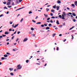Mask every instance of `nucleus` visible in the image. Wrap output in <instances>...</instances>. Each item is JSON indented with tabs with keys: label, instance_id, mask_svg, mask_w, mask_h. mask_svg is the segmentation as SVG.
<instances>
[{
	"label": "nucleus",
	"instance_id": "1",
	"mask_svg": "<svg viewBox=\"0 0 77 77\" xmlns=\"http://www.w3.org/2000/svg\"><path fill=\"white\" fill-rule=\"evenodd\" d=\"M17 67H18L17 68L18 69H21V68L22 66H21L20 64V65H18L17 66Z\"/></svg>",
	"mask_w": 77,
	"mask_h": 77
},
{
	"label": "nucleus",
	"instance_id": "27",
	"mask_svg": "<svg viewBox=\"0 0 77 77\" xmlns=\"http://www.w3.org/2000/svg\"><path fill=\"white\" fill-rule=\"evenodd\" d=\"M50 20V17L48 18L47 19V20L48 21V20Z\"/></svg>",
	"mask_w": 77,
	"mask_h": 77
},
{
	"label": "nucleus",
	"instance_id": "57",
	"mask_svg": "<svg viewBox=\"0 0 77 77\" xmlns=\"http://www.w3.org/2000/svg\"><path fill=\"white\" fill-rule=\"evenodd\" d=\"M6 41H9V39H7L6 40Z\"/></svg>",
	"mask_w": 77,
	"mask_h": 77
},
{
	"label": "nucleus",
	"instance_id": "21",
	"mask_svg": "<svg viewBox=\"0 0 77 77\" xmlns=\"http://www.w3.org/2000/svg\"><path fill=\"white\" fill-rule=\"evenodd\" d=\"M31 35H32V36H35V35L34 34H31Z\"/></svg>",
	"mask_w": 77,
	"mask_h": 77
},
{
	"label": "nucleus",
	"instance_id": "59",
	"mask_svg": "<svg viewBox=\"0 0 77 77\" xmlns=\"http://www.w3.org/2000/svg\"><path fill=\"white\" fill-rule=\"evenodd\" d=\"M66 39H65L63 40V42H65V41H66Z\"/></svg>",
	"mask_w": 77,
	"mask_h": 77
},
{
	"label": "nucleus",
	"instance_id": "9",
	"mask_svg": "<svg viewBox=\"0 0 77 77\" xmlns=\"http://www.w3.org/2000/svg\"><path fill=\"white\" fill-rule=\"evenodd\" d=\"M9 70H10V71H12V70H14V69H13V68H10L9 69Z\"/></svg>",
	"mask_w": 77,
	"mask_h": 77
},
{
	"label": "nucleus",
	"instance_id": "25",
	"mask_svg": "<svg viewBox=\"0 0 77 77\" xmlns=\"http://www.w3.org/2000/svg\"><path fill=\"white\" fill-rule=\"evenodd\" d=\"M20 33V31L17 32V35H19Z\"/></svg>",
	"mask_w": 77,
	"mask_h": 77
},
{
	"label": "nucleus",
	"instance_id": "5",
	"mask_svg": "<svg viewBox=\"0 0 77 77\" xmlns=\"http://www.w3.org/2000/svg\"><path fill=\"white\" fill-rule=\"evenodd\" d=\"M57 11H58V10H59V8H60V6H57Z\"/></svg>",
	"mask_w": 77,
	"mask_h": 77
},
{
	"label": "nucleus",
	"instance_id": "15",
	"mask_svg": "<svg viewBox=\"0 0 77 77\" xmlns=\"http://www.w3.org/2000/svg\"><path fill=\"white\" fill-rule=\"evenodd\" d=\"M4 57H8V55L7 54H5L4 55Z\"/></svg>",
	"mask_w": 77,
	"mask_h": 77
},
{
	"label": "nucleus",
	"instance_id": "33",
	"mask_svg": "<svg viewBox=\"0 0 77 77\" xmlns=\"http://www.w3.org/2000/svg\"><path fill=\"white\" fill-rule=\"evenodd\" d=\"M4 59H5V57H2V59L3 60H4Z\"/></svg>",
	"mask_w": 77,
	"mask_h": 77
},
{
	"label": "nucleus",
	"instance_id": "54",
	"mask_svg": "<svg viewBox=\"0 0 77 77\" xmlns=\"http://www.w3.org/2000/svg\"><path fill=\"white\" fill-rule=\"evenodd\" d=\"M64 16H65V15H64L63 14H62V17H64Z\"/></svg>",
	"mask_w": 77,
	"mask_h": 77
},
{
	"label": "nucleus",
	"instance_id": "12",
	"mask_svg": "<svg viewBox=\"0 0 77 77\" xmlns=\"http://www.w3.org/2000/svg\"><path fill=\"white\" fill-rule=\"evenodd\" d=\"M63 15H64V16H66V14H65V12H63Z\"/></svg>",
	"mask_w": 77,
	"mask_h": 77
},
{
	"label": "nucleus",
	"instance_id": "44",
	"mask_svg": "<svg viewBox=\"0 0 77 77\" xmlns=\"http://www.w3.org/2000/svg\"><path fill=\"white\" fill-rule=\"evenodd\" d=\"M12 29H9V31H10V32H11V31H12Z\"/></svg>",
	"mask_w": 77,
	"mask_h": 77
},
{
	"label": "nucleus",
	"instance_id": "39",
	"mask_svg": "<svg viewBox=\"0 0 77 77\" xmlns=\"http://www.w3.org/2000/svg\"><path fill=\"white\" fill-rule=\"evenodd\" d=\"M21 8H20L18 9H17L16 10V11H18V10H20V9H21Z\"/></svg>",
	"mask_w": 77,
	"mask_h": 77
},
{
	"label": "nucleus",
	"instance_id": "26",
	"mask_svg": "<svg viewBox=\"0 0 77 77\" xmlns=\"http://www.w3.org/2000/svg\"><path fill=\"white\" fill-rule=\"evenodd\" d=\"M19 40V38H17L16 41V42H17Z\"/></svg>",
	"mask_w": 77,
	"mask_h": 77
},
{
	"label": "nucleus",
	"instance_id": "40",
	"mask_svg": "<svg viewBox=\"0 0 77 77\" xmlns=\"http://www.w3.org/2000/svg\"><path fill=\"white\" fill-rule=\"evenodd\" d=\"M32 21H33V22H34V23H36V21H34V20H32Z\"/></svg>",
	"mask_w": 77,
	"mask_h": 77
},
{
	"label": "nucleus",
	"instance_id": "37",
	"mask_svg": "<svg viewBox=\"0 0 77 77\" xmlns=\"http://www.w3.org/2000/svg\"><path fill=\"white\" fill-rule=\"evenodd\" d=\"M3 38L2 36L1 35L0 36V39H1V38Z\"/></svg>",
	"mask_w": 77,
	"mask_h": 77
},
{
	"label": "nucleus",
	"instance_id": "6",
	"mask_svg": "<svg viewBox=\"0 0 77 77\" xmlns=\"http://www.w3.org/2000/svg\"><path fill=\"white\" fill-rule=\"evenodd\" d=\"M18 26V24L15 25V26H14V28H16V27H17Z\"/></svg>",
	"mask_w": 77,
	"mask_h": 77
},
{
	"label": "nucleus",
	"instance_id": "32",
	"mask_svg": "<svg viewBox=\"0 0 77 77\" xmlns=\"http://www.w3.org/2000/svg\"><path fill=\"white\" fill-rule=\"evenodd\" d=\"M73 22H75L76 20L75 19H73Z\"/></svg>",
	"mask_w": 77,
	"mask_h": 77
},
{
	"label": "nucleus",
	"instance_id": "7",
	"mask_svg": "<svg viewBox=\"0 0 77 77\" xmlns=\"http://www.w3.org/2000/svg\"><path fill=\"white\" fill-rule=\"evenodd\" d=\"M11 4V2H9L7 3V5H9Z\"/></svg>",
	"mask_w": 77,
	"mask_h": 77
},
{
	"label": "nucleus",
	"instance_id": "51",
	"mask_svg": "<svg viewBox=\"0 0 77 77\" xmlns=\"http://www.w3.org/2000/svg\"><path fill=\"white\" fill-rule=\"evenodd\" d=\"M66 9H68V10H69V8H68V7H67L66 8Z\"/></svg>",
	"mask_w": 77,
	"mask_h": 77
},
{
	"label": "nucleus",
	"instance_id": "20",
	"mask_svg": "<svg viewBox=\"0 0 77 77\" xmlns=\"http://www.w3.org/2000/svg\"><path fill=\"white\" fill-rule=\"evenodd\" d=\"M10 74L11 75H14V73L12 72H11L10 73Z\"/></svg>",
	"mask_w": 77,
	"mask_h": 77
},
{
	"label": "nucleus",
	"instance_id": "41",
	"mask_svg": "<svg viewBox=\"0 0 77 77\" xmlns=\"http://www.w3.org/2000/svg\"><path fill=\"white\" fill-rule=\"evenodd\" d=\"M23 20V18H22L21 20H20V22L21 23H22V21Z\"/></svg>",
	"mask_w": 77,
	"mask_h": 77
},
{
	"label": "nucleus",
	"instance_id": "35",
	"mask_svg": "<svg viewBox=\"0 0 77 77\" xmlns=\"http://www.w3.org/2000/svg\"><path fill=\"white\" fill-rule=\"evenodd\" d=\"M3 3H4V5H6V2H3Z\"/></svg>",
	"mask_w": 77,
	"mask_h": 77
},
{
	"label": "nucleus",
	"instance_id": "19",
	"mask_svg": "<svg viewBox=\"0 0 77 77\" xmlns=\"http://www.w3.org/2000/svg\"><path fill=\"white\" fill-rule=\"evenodd\" d=\"M48 26H49V27H51L52 26L51 24H49Z\"/></svg>",
	"mask_w": 77,
	"mask_h": 77
},
{
	"label": "nucleus",
	"instance_id": "10",
	"mask_svg": "<svg viewBox=\"0 0 77 77\" xmlns=\"http://www.w3.org/2000/svg\"><path fill=\"white\" fill-rule=\"evenodd\" d=\"M46 30H48L49 29H50V27H49L48 26H47L46 29Z\"/></svg>",
	"mask_w": 77,
	"mask_h": 77
},
{
	"label": "nucleus",
	"instance_id": "63",
	"mask_svg": "<svg viewBox=\"0 0 77 77\" xmlns=\"http://www.w3.org/2000/svg\"><path fill=\"white\" fill-rule=\"evenodd\" d=\"M62 19L63 20H65V18H64V17H62Z\"/></svg>",
	"mask_w": 77,
	"mask_h": 77
},
{
	"label": "nucleus",
	"instance_id": "36",
	"mask_svg": "<svg viewBox=\"0 0 77 77\" xmlns=\"http://www.w3.org/2000/svg\"><path fill=\"white\" fill-rule=\"evenodd\" d=\"M57 51H58L59 50V47H57Z\"/></svg>",
	"mask_w": 77,
	"mask_h": 77
},
{
	"label": "nucleus",
	"instance_id": "13",
	"mask_svg": "<svg viewBox=\"0 0 77 77\" xmlns=\"http://www.w3.org/2000/svg\"><path fill=\"white\" fill-rule=\"evenodd\" d=\"M41 22H38L36 23V24H41Z\"/></svg>",
	"mask_w": 77,
	"mask_h": 77
},
{
	"label": "nucleus",
	"instance_id": "55",
	"mask_svg": "<svg viewBox=\"0 0 77 77\" xmlns=\"http://www.w3.org/2000/svg\"><path fill=\"white\" fill-rule=\"evenodd\" d=\"M14 36H13L12 37V39H14Z\"/></svg>",
	"mask_w": 77,
	"mask_h": 77
},
{
	"label": "nucleus",
	"instance_id": "30",
	"mask_svg": "<svg viewBox=\"0 0 77 77\" xmlns=\"http://www.w3.org/2000/svg\"><path fill=\"white\" fill-rule=\"evenodd\" d=\"M29 62V60H27L26 61V63H28Z\"/></svg>",
	"mask_w": 77,
	"mask_h": 77
},
{
	"label": "nucleus",
	"instance_id": "46",
	"mask_svg": "<svg viewBox=\"0 0 77 77\" xmlns=\"http://www.w3.org/2000/svg\"><path fill=\"white\" fill-rule=\"evenodd\" d=\"M50 22L51 23H53V21H52V20H51Z\"/></svg>",
	"mask_w": 77,
	"mask_h": 77
},
{
	"label": "nucleus",
	"instance_id": "52",
	"mask_svg": "<svg viewBox=\"0 0 77 77\" xmlns=\"http://www.w3.org/2000/svg\"><path fill=\"white\" fill-rule=\"evenodd\" d=\"M16 33H17V30L15 31V32H14V33H13V34H15Z\"/></svg>",
	"mask_w": 77,
	"mask_h": 77
},
{
	"label": "nucleus",
	"instance_id": "22",
	"mask_svg": "<svg viewBox=\"0 0 77 77\" xmlns=\"http://www.w3.org/2000/svg\"><path fill=\"white\" fill-rule=\"evenodd\" d=\"M56 35V34H54L53 35V37H54V36Z\"/></svg>",
	"mask_w": 77,
	"mask_h": 77
},
{
	"label": "nucleus",
	"instance_id": "64",
	"mask_svg": "<svg viewBox=\"0 0 77 77\" xmlns=\"http://www.w3.org/2000/svg\"><path fill=\"white\" fill-rule=\"evenodd\" d=\"M13 51H15V50L14 49H13Z\"/></svg>",
	"mask_w": 77,
	"mask_h": 77
},
{
	"label": "nucleus",
	"instance_id": "48",
	"mask_svg": "<svg viewBox=\"0 0 77 77\" xmlns=\"http://www.w3.org/2000/svg\"><path fill=\"white\" fill-rule=\"evenodd\" d=\"M13 23V22H10V24H12V23Z\"/></svg>",
	"mask_w": 77,
	"mask_h": 77
},
{
	"label": "nucleus",
	"instance_id": "58",
	"mask_svg": "<svg viewBox=\"0 0 77 77\" xmlns=\"http://www.w3.org/2000/svg\"><path fill=\"white\" fill-rule=\"evenodd\" d=\"M6 35H2V36H4V37H5L6 36Z\"/></svg>",
	"mask_w": 77,
	"mask_h": 77
},
{
	"label": "nucleus",
	"instance_id": "47",
	"mask_svg": "<svg viewBox=\"0 0 77 77\" xmlns=\"http://www.w3.org/2000/svg\"><path fill=\"white\" fill-rule=\"evenodd\" d=\"M3 14H1L0 15V17H2V16H3Z\"/></svg>",
	"mask_w": 77,
	"mask_h": 77
},
{
	"label": "nucleus",
	"instance_id": "17",
	"mask_svg": "<svg viewBox=\"0 0 77 77\" xmlns=\"http://www.w3.org/2000/svg\"><path fill=\"white\" fill-rule=\"evenodd\" d=\"M72 15H73V16H76V15H75V13H72Z\"/></svg>",
	"mask_w": 77,
	"mask_h": 77
},
{
	"label": "nucleus",
	"instance_id": "56",
	"mask_svg": "<svg viewBox=\"0 0 77 77\" xmlns=\"http://www.w3.org/2000/svg\"><path fill=\"white\" fill-rule=\"evenodd\" d=\"M6 54H10V53H8V52H7L6 53Z\"/></svg>",
	"mask_w": 77,
	"mask_h": 77
},
{
	"label": "nucleus",
	"instance_id": "3",
	"mask_svg": "<svg viewBox=\"0 0 77 77\" xmlns=\"http://www.w3.org/2000/svg\"><path fill=\"white\" fill-rule=\"evenodd\" d=\"M9 32H5V35H8L9 34Z\"/></svg>",
	"mask_w": 77,
	"mask_h": 77
},
{
	"label": "nucleus",
	"instance_id": "53",
	"mask_svg": "<svg viewBox=\"0 0 77 77\" xmlns=\"http://www.w3.org/2000/svg\"><path fill=\"white\" fill-rule=\"evenodd\" d=\"M44 26H47V24H44Z\"/></svg>",
	"mask_w": 77,
	"mask_h": 77
},
{
	"label": "nucleus",
	"instance_id": "11",
	"mask_svg": "<svg viewBox=\"0 0 77 77\" xmlns=\"http://www.w3.org/2000/svg\"><path fill=\"white\" fill-rule=\"evenodd\" d=\"M75 6H77V1L75 2Z\"/></svg>",
	"mask_w": 77,
	"mask_h": 77
},
{
	"label": "nucleus",
	"instance_id": "16",
	"mask_svg": "<svg viewBox=\"0 0 77 77\" xmlns=\"http://www.w3.org/2000/svg\"><path fill=\"white\" fill-rule=\"evenodd\" d=\"M56 5H55L54 6H53V8H54V9H56Z\"/></svg>",
	"mask_w": 77,
	"mask_h": 77
},
{
	"label": "nucleus",
	"instance_id": "4",
	"mask_svg": "<svg viewBox=\"0 0 77 77\" xmlns=\"http://www.w3.org/2000/svg\"><path fill=\"white\" fill-rule=\"evenodd\" d=\"M57 3L58 4H59L60 3H61V2H60V1L59 0H58L57 1Z\"/></svg>",
	"mask_w": 77,
	"mask_h": 77
},
{
	"label": "nucleus",
	"instance_id": "8",
	"mask_svg": "<svg viewBox=\"0 0 77 77\" xmlns=\"http://www.w3.org/2000/svg\"><path fill=\"white\" fill-rule=\"evenodd\" d=\"M56 23L57 24H58V25H59V24H60L59 23V21H58V20H57V21Z\"/></svg>",
	"mask_w": 77,
	"mask_h": 77
},
{
	"label": "nucleus",
	"instance_id": "18",
	"mask_svg": "<svg viewBox=\"0 0 77 77\" xmlns=\"http://www.w3.org/2000/svg\"><path fill=\"white\" fill-rule=\"evenodd\" d=\"M71 5L73 7H74V8H75V5H74V4H72Z\"/></svg>",
	"mask_w": 77,
	"mask_h": 77
},
{
	"label": "nucleus",
	"instance_id": "28",
	"mask_svg": "<svg viewBox=\"0 0 77 77\" xmlns=\"http://www.w3.org/2000/svg\"><path fill=\"white\" fill-rule=\"evenodd\" d=\"M59 17L60 18H62V16H61V15H59Z\"/></svg>",
	"mask_w": 77,
	"mask_h": 77
},
{
	"label": "nucleus",
	"instance_id": "14",
	"mask_svg": "<svg viewBox=\"0 0 77 77\" xmlns=\"http://www.w3.org/2000/svg\"><path fill=\"white\" fill-rule=\"evenodd\" d=\"M54 11H55L54 10H53L52 9L51 10V12H53V13H54Z\"/></svg>",
	"mask_w": 77,
	"mask_h": 77
},
{
	"label": "nucleus",
	"instance_id": "49",
	"mask_svg": "<svg viewBox=\"0 0 77 77\" xmlns=\"http://www.w3.org/2000/svg\"><path fill=\"white\" fill-rule=\"evenodd\" d=\"M51 18H55V17H54L53 16L51 17Z\"/></svg>",
	"mask_w": 77,
	"mask_h": 77
},
{
	"label": "nucleus",
	"instance_id": "2",
	"mask_svg": "<svg viewBox=\"0 0 77 77\" xmlns=\"http://www.w3.org/2000/svg\"><path fill=\"white\" fill-rule=\"evenodd\" d=\"M28 40V39L27 38H25L23 40V42H26L27 41V40Z\"/></svg>",
	"mask_w": 77,
	"mask_h": 77
},
{
	"label": "nucleus",
	"instance_id": "24",
	"mask_svg": "<svg viewBox=\"0 0 77 77\" xmlns=\"http://www.w3.org/2000/svg\"><path fill=\"white\" fill-rule=\"evenodd\" d=\"M46 11H47V12H48V11H49V9H48V8H47Z\"/></svg>",
	"mask_w": 77,
	"mask_h": 77
},
{
	"label": "nucleus",
	"instance_id": "31",
	"mask_svg": "<svg viewBox=\"0 0 77 77\" xmlns=\"http://www.w3.org/2000/svg\"><path fill=\"white\" fill-rule=\"evenodd\" d=\"M23 0H19V2L20 3H21L22 1H23Z\"/></svg>",
	"mask_w": 77,
	"mask_h": 77
},
{
	"label": "nucleus",
	"instance_id": "60",
	"mask_svg": "<svg viewBox=\"0 0 77 77\" xmlns=\"http://www.w3.org/2000/svg\"><path fill=\"white\" fill-rule=\"evenodd\" d=\"M72 29V28H70V29H69V30H71Z\"/></svg>",
	"mask_w": 77,
	"mask_h": 77
},
{
	"label": "nucleus",
	"instance_id": "29",
	"mask_svg": "<svg viewBox=\"0 0 77 77\" xmlns=\"http://www.w3.org/2000/svg\"><path fill=\"white\" fill-rule=\"evenodd\" d=\"M32 14V12L31 11L29 12V14Z\"/></svg>",
	"mask_w": 77,
	"mask_h": 77
},
{
	"label": "nucleus",
	"instance_id": "42",
	"mask_svg": "<svg viewBox=\"0 0 77 77\" xmlns=\"http://www.w3.org/2000/svg\"><path fill=\"white\" fill-rule=\"evenodd\" d=\"M11 7H12V6H8V8H11Z\"/></svg>",
	"mask_w": 77,
	"mask_h": 77
},
{
	"label": "nucleus",
	"instance_id": "38",
	"mask_svg": "<svg viewBox=\"0 0 77 77\" xmlns=\"http://www.w3.org/2000/svg\"><path fill=\"white\" fill-rule=\"evenodd\" d=\"M51 16H53V14L52 13H51Z\"/></svg>",
	"mask_w": 77,
	"mask_h": 77
},
{
	"label": "nucleus",
	"instance_id": "23",
	"mask_svg": "<svg viewBox=\"0 0 77 77\" xmlns=\"http://www.w3.org/2000/svg\"><path fill=\"white\" fill-rule=\"evenodd\" d=\"M31 30H34V28H31Z\"/></svg>",
	"mask_w": 77,
	"mask_h": 77
},
{
	"label": "nucleus",
	"instance_id": "34",
	"mask_svg": "<svg viewBox=\"0 0 77 77\" xmlns=\"http://www.w3.org/2000/svg\"><path fill=\"white\" fill-rule=\"evenodd\" d=\"M41 26L42 27H44V25H41Z\"/></svg>",
	"mask_w": 77,
	"mask_h": 77
},
{
	"label": "nucleus",
	"instance_id": "45",
	"mask_svg": "<svg viewBox=\"0 0 77 77\" xmlns=\"http://www.w3.org/2000/svg\"><path fill=\"white\" fill-rule=\"evenodd\" d=\"M59 36H62V34H60L59 35Z\"/></svg>",
	"mask_w": 77,
	"mask_h": 77
},
{
	"label": "nucleus",
	"instance_id": "50",
	"mask_svg": "<svg viewBox=\"0 0 77 77\" xmlns=\"http://www.w3.org/2000/svg\"><path fill=\"white\" fill-rule=\"evenodd\" d=\"M12 5H13V6H14V3L13 2L12 4Z\"/></svg>",
	"mask_w": 77,
	"mask_h": 77
},
{
	"label": "nucleus",
	"instance_id": "43",
	"mask_svg": "<svg viewBox=\"0 0 77 77\" xmlns=\"http://www.w3.org/2000/svg\"><path fill=\"white\" fill-rule=\"evenodd\" d=\"M70 15H72V13H68Z\"/></svg>",
	"mask_w": 77,
	"mask_h": 77
},
{
	"label": "nucleus",
	"instance_id": "62",
	"mask_svg": "<svg viewBox=\"0 0 77 77\" xmlns=\"http://www.w3.org/2000/svg\"><path fill=\"white\" fill-rule=\"evenodd\" d=\"M7 45H9V43L8 42L7 43Z\"/></svg>",
	"mask_w": 77,
	"mask_h": 77
},
{
	"label": "nucleus",
	"instance_id": "61",
	"mask_svg": "<svg viewBox=\"0 0 77 77\" xmlns=\"http://www.w3.org/2000/svg\"><path fill=\"white\" fill-rule=\"evenodd\" d=\"M55 30H57V29H58V28L57 27L55 28Z\"/></svg>",
	"mask_w": 77,
	"mask_h": 77
}]
</instances>
